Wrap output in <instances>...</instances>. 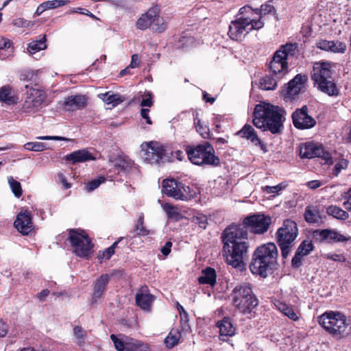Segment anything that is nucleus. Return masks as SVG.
Segmentation results:
<instances>
[{"label":"nucleus","mask_w":351,"mask_h":351,"mask_svg":"<svg viewBox=\"0 0 351 351\" xmlns=\"http://www.w3.org/2000/svg\"><path fill=\"white\" fill-rule=\"evenodd\" d=\"M271 223L269 215L256 213L245 217L242 223H232L226 227L222 232L221 239L227 263L234 268H242L250 247L248 231L256 234H264Z\"/></svg>","instance_id":"nucleus-1"},{"label":"nucleus","mask_w":351,"mask_h":351,"mask_svg":"<svg viewBox=\"0 0 351 351\" xmlns=\"http://www.w3.org/2000/svg\"><path fill=\"white\" fill-rule=\"evenodd\" d=\"M286 111L283 108L270 103L261 102L254 108L252 123L262 131L273 134L282 133L284 129Z\"/></svg>","instance_id":"nucleus-2"},{"label":"nucleus","mask_w":351,"mask_h":351,"mask_svg":"<svg viewBox=\"0 0 351 351\" xmlns=\"http://www.w3.org/2000/svg\"><path fill=\"white\" fill-rule=\"evenodd\" d=\"M278 251L274 243L257 247L252 254L250 269L252 274L265 278L277 269Z\"/></svg>","instance_id":"nucleus-3"},{"label":"nucleus","mask_w":351,"mask_h":351,"mask_svg":"<svg viewBox=\"0 0 351 351\" xmlns=\"http://www.w3.org/2000/svg\"><path fill=\"white\" fill-rule=\"evenodd\" d=\"M330 62H316L313 65L311 73V80L314 86L318 90L330 97H337L339 95V90L334 82Z\"/></svg>","instance_id":"nucleus-4"},{"label":"nucleus","mask_w":351,"mask_h":351,"mask_svg":"<svg viewBox=\"0 0 351 351\" xmlns=\"http://www.w3.org/2000/svg\"><path fill=\"white\" fill-rule=\"evenodd\" d=\"M298 43H287L274 52L269 63V71L277 79H282L289 73L288 60L296 56Z\"/></svg>","instance_id":"nucleus-5"},{"label":"nucleus","mask_w":351,"mask_h":351,"mask_svg":"<svg viewBox=\"0 0 351 351\" xmlns=\"http://www.w3.org/2000/svg\"><path fill=\"white\" fill-rule=\"evenodd\" d=\"M232 304L243 315H249L258 305L259 301L250 283L236 285L230 293Z\"/></svg>","instance_id":"nucleus-6"},{"label":"nucleus","mask_w":351,"mask_h":351,"mask_svg":"<svg viewBox=\"0 0 351 351\" xmlns=\"http://www.w3.org/2000/svg\"><path fill=\"white\" fill-rule=\"evenodd\" d=\"M319 324L337 339L347 337L351 332V326L346 322L344 314L338 311H326L318 317Z\"/></svg>","instance_id":"nucleus-7"},{"label":"nucleus","mask_w":351,"mask_h":351,"mask_svg":"<svg viewBox=\"0 0 351 351\" xmlns=\"http://www.w3.org/2000/svg\"><path fill=\"white\" fill-rule=\"evenodd\" d=\"M185 151L189 160L195 165L217 167L220 165L219 158L215 154L213 147L207 141L197 145H188Z\"/></svg>","instance_id":"nucleus-8"},{"label":"nucleus","mask_w":351,"mask_h":351,"mask_svg":"<svg viewBox=\"0 0 351 351\" xmlns=\"http://www.w3.org/2000/svg\"><path fill=\"white\" fill-rule=\"evenodd\" d=\"M298 235L297 223L292 219H285L282 226L276 233L278 245L281 251L282 258L286 259L292 248V244Z\"/></svg>","instance_id":"nucleus-9"},{"label":"nucleus","mask_w":351,"mask_h":351,"mask_svg":"<svg viewBox=\"0 0 351 351\" xmlns=\"http://www.w3.org/2000/svg\"><path fill=\"white\" fill-rule=\"evenodd\" d=\"M162 193L176 200L188 201L197 197V189L186 185L178 180L165 179L162 183Z\"/></svg>","instance_id":"nucleus-10"},{"label":"nucleus","mask_w":351,"mask_h":351,"mask_svg":"<svg viewBox=\"0 0 351 351\" xmlns=\"http://www.w3.org/2000/svg\"><path fill=\"white\" fill-rule=\"evenodd\" d=\"M69 241L73 252L80 258H88L93 247L92 241L85 230L82 229H70Z\"/></svg>","instance_id":"nucleus-11"},{"label":"nucleus","mask_w":351,"mask_h":351,"mask_svg":"<svg viewBox=\"0 0 351 351\" xmlns=\"http://www.w3.org/2000/svg\"><path fill=\"white\" fill-rule=\"evenodd\" d=\"M144 160L150 164H160L171 162L173 152L158 142L145 143Z\"/></svg>","instance_id":"nucleus-12"},{"label":"nucleus","mask_w":351,"mask_h":351,"mask_svg":"<svg viewBox=\"0 0 351 351\" xmlns=\"http://www.w3.org/2000/svg\"><path fill=\"white\" fill-rule=\"evenodd\" d=\"M300 156L301 158L311 159L320 158L327 163H332V158L330 152L326 151L322 145L313 142L306 143L300 148Z\"/></svg>","instance_id":"nucleus-13"},{"label":"nucleus","mask_w":351,"mask_h":351,"mask_svg":"<svg viewBox=\"0 0 351 351\" xmlns=\"http://www.w3.org/2000/svg\"><path fill=\"white\" fill-rule=\"evenodd\" d=\"M308 81L305 74L298 73L282 87L280 94L285 99H293L299 95Z\"/></svg>","instance_id":"nucleus-14"},{"label":"nucleus","mask_w":351,"mask_h":351,"mask_svg":"<svg viewBox=\"0 0 351 351\" xmlns=\"http://www.w3.org/2000/svg\"><path fill=\"white\" fill-rule=\"evenodd\" d=\"M308 106L304 105L301 108H297L292 113L293 124L297 129H310L315 125L316 121L308 114Z\"/></svg>","instance_id":"nucleus-15"},{"label":"nucleus","mask_w":351,"mask_h":351,"mask_svg":"<svg viewBox=\"0 0 351 351\" xmlns=\"http://www.w3.org/2000/svg\"><path fill=\"white\" fill-rule=\"evenodd\" d=\"M250 21L249 18H235L232 21L228 32L230 38L235 41H241L250 33L248 24Z\"/></svg>","instance_id":"nucleus-16"},{"label":"nucleus","mask_w":351,"mask_h":351,"mask_svg":"<svg viewBox=\"0 0 351 351\" xmlns=\"http://www.w3.org/2000/svg\"><path fill=\"white\" fill-rule=\"evenodd\" d=\"M114 171L118 175L125 176H132L138 173V167L134 164V161L126 156H119L114 160Z\"/></svg>","instance_id":"nucleus-17"},{"label":"nucleus","mask_w":351,"mask_h":351,"mask_svg":"<svg viewBox=\"0 0 351 351\" xmlns=\"http://www.w3.org/2000/svg\"><path fill=\"white\" fill-rule=\"evenodd\" d=\"M236 134L250 141L253 145L259 147L264 152H267L266 144L258 137L254 128L250 124H245Z\"/></svg>","instance_id":"nucleus-18"},{"label":"nucleus","mask_w":351,"mask_h":351,"mask_svg":"<svg viewBox=\"0 0 351 351\" xmlns=\"http://www.w3.org/2000/svg\"><path fill=\"white\" fill-rule=\"evenodd\" d=\"M17 230L23 235H28L34 230L31 212L25 210L20 212L14 222Z\"/></svg>","instance_id":"nucleus-19"},{"label":"nucleus","mask_w":351,"mask_h":351,"mask_svg":"<svg viewBox=\"0 0 351 351\" xmlns=\"http://www.w3.org/2000/svg\"><path fill=\"white\" fill-rule=\"evenodd\" d=\"M154 300V295L149 293V289L146 285L142 286L138 289L135 295L136 306L146 312L151 311Z\"/></svg>","instance_id":"nucleus-20"},{"label":"nucleus","mask_w":351,"mask_h":351,"mask_svg":"<svg viewBox=\"0 0 351 351\" xmlns=\"http://www.w3.org/2000/svg\"><path fill=\"white\" fill-rule=\"evenodd\" d=\"M110 280V276L108 274H101L95 280L91 297L92 304L96 303L103 296Z\"/></svg>","instance_id":"nucleus-21"},{"label":"nucleus","mask_w":351,"mask_h":351,"mask_svg":"<svg viewBox=\"0 0 351 351\" xmlns=\"http://www.w3.org/2000/svg\"><path fill=\"white\" fill-rule=\"evenodd\" d=\"M219 328L221 341H228V337L235 335L236 328L233 326L232 319L230 317H224L221 320L217 322Z\"/></svg>","instance_id":"nucleus-22"},{"label":"nucleus","mask_w":351,"mask_h":351,"mask_svg":"<svg viewBox=\"0 0 351 351\" xmlns=\"http://www.w3.org/2000/svg\"><path fill=\"white\" fill-rule=\"evenodd\" d=\"M95 158L93 154L86 149L74 151L64 157L65 160L71 165L94 160Z\"/></svg>","instance_id":"nucleus-23"},{"label":"nucleus","mask_w":351,"mask_h":351,"mask_svg":"<svg viewBox=\"0 0 351 351\" xmlns=\"http://www.w3.org/2000/svg\"><path fill=\"white\" fill-rule=\"evenodd\" d=\"M86 104L87 99L84 95H71L65 98L63 108L65 111H73L76 109H83Z\"/></svg>","instance_id":"nucleus-24"},{"label":"nucleus","mask_w":351,"mask_h":351,"mask_svg":"<svg viewBox=\"0 0 351 351\" xmlns=\"http://www.w3.org/2000/svg\"><path fill=\"white\" fill-rule=\"evenodd\" d=\"M200 285H208L213 287L217 283V274L214 268L206 267L202 269V275L197 278Z\"/></svg>","instance_id":"nucleus-25"},{"label":"nucleus","mask_w":351,"mask_h":351,"mask_svg":"<svg viewBox=\"0 0 351 351\" xmlns=\"http://www.w3.org/2000/svg\"><path fill=\"white\" fill-rule=\"evenodd\" d=\"M110 339L112 341L114 348L117 351H127V348L131 350H135L139 348L142 343L139 341H134L132 342H126L125 343L121 339H119L117 336L114 334H112L110 335Z\"/></svg>","instance_id":"nucleus-26"},{"label":"nucleus","mask_w":351,"mask_h":351,"mask_svg":"<svg viewBox=\"0 0 351 351\" xmlns=\"http://www.w3.org/2000/svg\"><path fill=\"white\" fill-rule=\"evenodd\" d=\"M305 221L310 224L318 223L322 221L321 212L317 206H307L304 213Z\"/></svg>","instance_id":"nucleus-27"},{"label":"nucleus","mask_w":351,"mask_h":351,"mask_svg":"<svg viewBox=\"0 0 351 351\" xmlns=\"http://www.w3.org/2000/svg\"><path fill=\"white\" fill-rule=\"evenodd\" d=\"M27 100H29L32 103L34 104L36 106H40L46 99V93L39 88H31L27 91Z\"/></svg>","instance_id":"nucleus-28"},{"label":"nucleus","mask_w":351,"mask_h":351,"mask_svg":"<svg viewBox=\"0 0 351 351\" xmlns=\"http://www.w3.org/2000/svg\"><path fill=\"white\" fill-rule=\"evenodd\" d=\"M281 79H277L272 73L265 75L260 79L259 86L260 88L264 90H275L278 85V82Z\"/></svg>","instance_id":"nucleus-29"},{"label":"nucleus","mask_w":351,"mask_h":351,"mask_svg":"<svg viewBox=\"0 0 351 351\" xmlns=\"http://www.w3.org/2000/svg\"><path fill=\"white\" fill-rule=\"evenodd\" d=\"M175 46L178 49L187 50L195 43V38L188 35H182L175 38Z\"/></svg>","instance_id":"nucleus-30"},{"label":"nucleus","mask_w":351,"mask_h":351,"mask_svg":"<svg viewBox=\"0 0 351 351\" xmlns=\"http://www.w3.org/2000/svg\"><path fill=\"white\" fill-rule=\"evenodd\" d=\"M40 36L41 38L39 40H33L28 44L27 51L29 53L34 54L47 48L46 35H42Z\"/></svg>","instance_id":"nucleus-31"},{"label":"nucleus","mask_w":351,"mask_h":351,"mask_svg":"<svg viewBox=\"0 0 351 351\" xmlns=\"http://www.w3.org/2000/svg\"><path fill=\"white\" fill-rule=\"evenodd\" d=\"M134 232H136V236L145 237L149 234H153L154 231L147 229L144 226V215L141 213L138 215L137 222L135 224Z\"/></svg>","instance_id":"nucleus-32"},{"label":"nucleus","mask_w":351,"mask_h":351,"mask_svg":"<svg viewBox=\"0 0 351 351\" xmlns=\"http://www.w3.org/2000/svg\"><path fill=\"white\" fill-rule=\"evenodd\" d=\"M0 101L7 105L16 103L14 97L11 95V88L9 86H4L0 88Z\"/></svg>","instance_id":"nucleus-33"},{"label":"nucleus","mask_w":351,"mask_h":351,"mask_svg":"<svg viewBox=\"0 0 351 351\" xmlns=\"http://www.w3.org/2000/svg\"><path fill=\"white\" fill-rule=\"evenodd\" d=\"M312 239L317 243H328V229H316L312 232Z\"/></svg>","instance_id":"nucleus-34"},{"label":"nucleus","mask_w":351,"mask_h":351,"mask_svg":"<svg viewBox=\"0 0 351 351\" xmlns=\"http://www.w3.org/2000/svg\"><path fill=\"white\" fill-rule=\"evenodd\" d=\"M326 213L328 215L332 216L334 218L338 219H346L348 217L349 215L347 212L342 210L337 206L331 205L326 208Z\"/></svg>","instance_id":"nucleus-35"},{"label":"nucleus","mask_w":351,"mask_h":351,"mask_svg":"<svg viewBox=\"0 0 351 351\" xmlns=\"http://www.w3.org/2000/svg\"><path fill=\"white\" fill-rule=\"evenodd\" d=\"M102 99L106 104H112L113 106H116L124 101V98L120 94H114L110 92L106 93Z\"/></svg>","instance_id":"nucleus-36"},{"label":"nucleus","mask_w":351,"mask_h":351,"mask_svg":"<svg viewBox=\"0 0 351 351\" xmlns=\"http://www.w3.org/2000/svg\"><path fill=\"white\" fill-rule=\"evenodd\" d=\"M315 249L312 240L304 239L299 245L296 251L300 252L303 256L308 255Z\"/></svg>","instance_id":"nucleus-37"},{"label":"nucleus","mask_w":351,"mask_h":351,"mask_svg":"<svg viewBox=\"0 0 351 351\" xmlns=\"http://www.w3.org/2000/svg\"><path fill=\"white\" fill-rule=\"evenodd\" d=\"M73 334L77 339L76 343L80 347H83L85 344V339L87 337V332L80 326H75L73 328Z\"/></svg>","instance_id":"nucleus-38"},{"label":"nucleus","mask_w":351,"mask_h":351,"mask_svg":"<svg viewBox=\"0 0 351 351\" xmlns=\"http://www.w3.org/2000/svg\"><path fill=\"white\" fill-rule=\"evenodd\" d=\"M348 240L349 238L341 234L336 230L328 229V243L334 244L337 243L347 241Z\"/></svg>","instance_id":"nucleus-39"},{"label":"nucleus","mask_w":351,"mask_h":351,"mask_svg":"<svg viewBox=\"0 0 351 351\" xmlns=\"http://www.w3.org/2000/svg\"><path fill=\"white\" fill-rule=\"evenodd\" d=\"M151 28L152 29L153 32L162 33L167 29V25L165 22L164 19L159 16L153 20V22L151 25Z\"/></svg>","instance_id":"nucleus-40"},{"label":"nucleus","mask_w":351,"mask_h":351,"mask_svg":"<svg viewBox=\"0 0 351 351\" xmlns=\"http://www.w3.org/2000/svg\"><path fill=\"white\" fill-rule=\"evenodd\" d=\"M278 309L286 316H287L290 319L293 321H297L298 319V316L295 313L293 308L285 303H280L278 306Z\"/></svg>","instance_id":"nucleus-41"},{"label":"nucleus","mask_w":351,"mask_h":351,"mask_svg":"<svg viewBox=\"0 0 351 351\" xmlns=\"http://www.w3.org/2000/svg\"><path fill=\"white\" fill-rule=\"evenodd\" d=\"M329 52L343 53L346 50V45L340 40H330Z\"/></svg>","instance_id":"nucleus-42"},{"label":"nucleus","mask_w":351,"mask_h":351,"mask_svg":"<svg viewBox=\"0 0 351 351\" xmlns=\"http://www.w3.org/2000/svg\"><path fill=\"white\" fill-rule=\"evenodd\" d=\"M254 10H253V8L248 5H246L242 8H241L239 10V12L237 13V14L235 16V18L236 19H238V18H242V19H247L248 18L250 19V21H252V18H253L254 16ZM252 21H250L251 23Z\"/></svg>","instance_id":"nucleus-43"},{"label":"nucleus","mask_w":351,"mask_h":351,"mask_svg":"<svg viewBox=\"0 0 351 351\" xmlns=\"http://www.w3.org/2000/svg\"><path fill=\"white\" fill-rule=\"evenodd\" d=\"M23 147L26 150L38 152L47 149L46 144L41 142H28Z\"/></svg>","instance_id":"nucleus-44"},{"label":"nucleus","mask_w":351,"mask_h":351,"mask_svg":"<svg viewBox=\"0 0 351 351\" xmlns=\"http://www.w3.org/2000/svg\"><path fill=\"white\" fill-rule=\"evenodd\" d=\"M287 182H282L276 186H266L264 188V191L267 193H275L279 195L280 192L285 190L288 186Z\"/></svg>","instance_id":"nucleus-45"},{"label":"nucleus","mask_w":351,"mask_h":351,"mask_svg":"<svg viewBox=\"0 0 351 351\" xmlns=\"http://www.w3.org/2000/svg\"><path fill=\"white\" fill-rule=\"evenodd\" d=\"M39 107L40 106H34V104L32 103L29 100L25 99V101L22 104L21 112V113H24L26 114H34L36 112H37Z\"/></svg>","instance_id":"nucleus-46"},{"label":"nucleus","mask_w":351,"mask_h":351,"mask_svg":"<svg viewBox=\"0 0 351 351\" xmlns=\"http://www.w3.org/2000/svg\"><path fill=\"white\" fill-rule=\"evenodd\" d=\"M69 3V0H51L43 2V5L47 10L56 9L65 5H67Z\"/></svg>","instance_id":"nucleus-47"},{"label":"nucleus","mask_w":351,"mask_h":351,"mask_svg":"<svg viewBox=\"0 0 351 351\" xmlns=\"http://www.w3.org/2000/svg\"><path fill=\"white\" fill-rule=\"evenodd\" d=\"M8 183L14 195L16 197H20L23 193L21 183L15 180L12 177L8 178Z\"/></svg>","instance_id":"nucleus-48"},{"label":"nucleus","mask_w":351,"mask_h":351,"mask_svg":"<svg viewBox=\"0 0 351 351\" xmlns=\"http://www.w3.org/2000/svg\"><path fill=\"white\" fill-rule=\"evenodd\" d=\"M106 178L104 176H100L96 179L92 180L88 182L85 186L84 189L86 192H92L97 188H98L101 184L105 182Z\"/></svg>","instance_id":"nucleus-49"},{"label":"nucleus","mask_w":351,"mask_h":351,"mask_svg":"<svg viewBox=\"0 0 351 351\" xmlns=\"http://www.w3.org/2000/svg\"><path fill=\"white\" fill-rule=\"evenodd\" d=\"M153 21H150L147 15L144 14L137 20L136 23V28L141 30H145L151 27Z\"/></svg>","instance_id":"nucleus-50"},{"label":"nucleus","mask_w":351,"mask_h":351,"mask_svg":"<svg viewBox=\"0 0 351 351\" xmlns=\"http://www.w3.org/2000/svg\"><path fill=\"white\" fill-rule=\"evenodd\" d=\"M263 14H272L276 20H278V15L274 6L271 3V1H268L261 5Z\"/></svg>","instance_id":"nucleus-51"},{"label":"nucleus","mask_w":351,"mask_h":351,"mask_svg":"<svg viewBox=\"0 0 351 351\" xmlns=\"http://www.w3.org/2000/svg\"><path fill=\"white\" fill-rule=\"evenodd\" d=\"M180 338V334L172 335V333L170 332L165 339V344L166 347L168 348H173L178 343Z\"/></svg>","instance_id":"nucleus-52"},{"label":"nucleus","mask_w":351,"mask_h":351,"mask_svg":"<svg viewBox=\"0 0 351 351\" xmlns=\"http://www.w3.org/2000/svg\"><path fill=\"white\" fill-rule=\"evenodd\" d=\"M165 208L169 218L176 221H179L182 218V214L177 211L173 206L166 204Z\"/></svg>","instance_id":"nucleus-53"},{"label":"nucleus","mask_w":351,"mask_h":351,"mask_svg":"<svg viewBox=\"0 0 351 351\" xmlns=\"http://www.w3.org/2000/svg\"><path fill=\"white\" fill-rule=\"evenodd\" d=\"M193 222L197 224L200 228L204 230L208 224V218L203 214H198L193 217Z\"/></svg>","instance_id":"nucleus-54"},{"label":"nucleus","mask_w":351,"mask_h":351,"mask_svg":"<svg viewBox=\"0 0 351 351\" xmlns=\"http://www.w3.org/2000/svg\"><path fill=\"white\" fill-rule=\"evenodd\" d=\"M264 22L261 20V18H258L256 19L255 18H252V22L249 23L248 27L250 32L254 29H260L264 26Z\"/></svg>","instance_id":"nucleus-55"},{"label":"nucleus","mask_w":351,"mask_h":351,"mask_svg":"<svg viewBox=\"0 0 351 351\" xmlns=\"http://www.w3.org/2000/svg\"><path fill=\"white\" fill-rule=\"evenodd\" d=\"M302 258L303 256L296 251L291 260V267L293 269H298L302 265Z\"/></svg>","instance_id":"nucleus-56"},{"label":"nucleus","mask_w":351,"mask_h":351,"mask_svg":"<svg viewBox=\"0 0 351 351\" xmlns=\"http://www.w3.org/2000/svg\"><path fill=\"white\" fill-rule=\"evenodd\" d=\"M145 98H143L141 101V106L142 107H152L153 105V94L150 91L145 93Z\"/></svg>","instance_id":"nucleus-57"},{"label":"nucleus","mask_w":351,"mask_h":351,"mask_svg":"<svg viewBox=\"0 0 351 351\" xmlns=\"http://www.w3.org/2000/svg\"><path fill=\"white\" fill-rule=\"evenodd\" d=\"M12 24L17 27H29L33 25V23L23 18L15 19Z\"/></svg>","instance_id":"nucleus-58"},{"label":"nucleus","mask_w":351,"mask_h":351,"mask_svg":"<svg viewBox=\"0 0 351 351\" xmlns=\"http://www.w3.org/2000/svg\"><path fill=\"white\" fill-rule=\"evenodd\" d=\"M160 13V8L158 6H154L150 8L146 13H145V15H147V16L150 19V21L154 20L156 18L158 17Z\"/></svg>","instance_id":"nucleus-59"},{"label":"nucleus","mask_w":351,"mask_h":351,"mask_svg":"<svg viewBox=\"0 0 351 351\" xmlns=\"http://www.w3.org/2000/svg\"><path fill=\"white\" fill-rule=\"evenodd\" d=\"M114 254V251L112 250V248L108 247L102 252L99 251L97 257L98 258L109 260Z\"/></svg>","instance_id":"nucleus-60"},{"label":"nucleus","mask_w":351,"mask_h":351,"mask_svg":"<svg viewBox=\"0 0 351 351\" xmlns=\"http://www.w3.org/2000/svg\"><path fill=\"white\" fill-rule=\"evenodd\" d=\"M197 132L201 135L203 138H208L210 136V130L208 126L206 125H201L196 129Z\"/></svg>","instance_id":"nucleus-61"},{"label":"nucleus","mask_w":351,"mask_h":351,"mask_svg":"<svg viewBox=\"0 0 351 351\" xmlns=\"http://www.w3.org/2000/svg\"><path fill=\"white\" fill-rule=\"evenodd\" d=\"M329 44H330V40H327L325 39H320L316 42L315 45H316L317 48H318L321 50L329 52V50H330V45Z\"/></svg>","instance_id":"nucleus-62"},{"label":"nucleus","mask_w":351,"mask_h":351,"mask_svg":"<svg viewBox=\"0 0 351 351\" xmlns=\"http://www.w3.org/2000/svg\"><path fill=\"white\" fill-rule=\"evenodd\" d=\"M38 139L39 140H53V141H69L70 139L66 137L60 136H38Z\"/></svg>","instance_id":"nucleus-63"},{"label":"nucleus","mask_w":351,"mask_h":351,"mask_svg":"<svg viewBox=\"0 0 351 351\" xmlns=\"http://www.w3.org/2000/svg\"><path fill=\"white\" fill-rule=\"evenodd\" d=\"M8 328V323L0 318V337H4L7 335Z\"/></svg>","instance_id":"nucleus-64"}]
</instances>
